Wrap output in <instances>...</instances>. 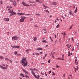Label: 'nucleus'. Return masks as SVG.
<instances>
[{
  "label": "nucleus",
  "mask_w": 79,
  "mask_h": 79,
  "mask_svg": "<svg viewBox=\"0 0 79 79\" xmlns=\"http://www.w3.org/2000/svg\"><path fill=\"white\" fill-rule=\"evenodd\" d=\"M34 38V42H35L36 40H37V37H33Z\"/></svg>",
  "instance_id": "f8f14e48"
},
{
  "label": "nucleus",
  "mask_w": 79,
  "mask_h": 79,
  "mask_svg": "<svg viewBox=\"0 0 79 79\" xmlns=\"http://www.w3.org/2000/svg\"><path fill=\"white\" fill-rule=\"evenodd\" d=\"M13 12H14V11L13 9H11V10H10L9 11L10 13H13Z\"/></svg>",
  "instance_id": "2eb2a0df"
},
{
  "label": "nucleus",
  "mask_w": 79,
  "mask_h": 79,
  "mask_svg": "<svg viewBox=\"0 0 79 79\" xmlns=\"http://www.w3.org/2000/svg\"><path fill=\"white\" fill-rule=\"evenodd\" d=\"M43 31H46V30L45 29H43Z\"/></svg>",
  "instance_id": "680f3d73"
},
{
  "label": "nucleus",
  "mask_w": 79,
  "mask_h": 79,
  "mask_svg": "<svg viewBox=\"0 0 79 79\" xmlns=\"http://www.w3.org/2000/svg\"><path fill=\"white\" fill-rule=\"evenodd\" d=\"M56 19L57 20V21H59V19H58V18H56Z\"/></svg>",
  "instance_id": "0e129e2a"
},
{
  "label": "nucleus",
  "mask_w": 79,
  "mask_h": 79,
  "mask_svg": "<svg viewBox=\"0 0 79 79\" xmlns=\"http://www.w3.org/2000/svg\"><path fill=\"white\" fill-rule=\"evenodd\" d=\"M73 25H71V26L70 27L69 29L71 30V29L73 27Z\"/></svg>",
  "instance_id": "412c9836"
},
{
  "label": "nucleus",
  "mask_w": 79,
  "mask_h": 79,
  "mask_svg": "<svg viewBox=\"0 0 79 79\" xmlns=\"http://www.w3.org/2000/svg\"><path fill=\"white\" fill-rule=\"evenodd\" d=\"M31 73L32 74H33V76H34V77H35V74L34 72H33V71H31Z\"/></svg>",
  "instance_id": "9b49d317"
},
{
  "label": "nucleus",
  "mask_w": 79,
  "mask_h": 79,
  "mask_svg": "<svg viewBox=\"0 0 79 79\" xmlns=\"http://www.w3.org/2000/svg\"><path fill=\"white\" fill-rule=\"evenodd\" d=\"M33 71H35L36 70L34 68V69H33Z\"/></svg>",
  "instance_id": "864d4df0"
},
{
  "label": "nucleus",
  "mask_w": 79,
  "mask_h": 79,
  "mask_svg": "<svg viewBox=\"0 0 79 79\" xmlns=\"http://www.w3.org/2000/svg\"><path fill=\"white\" fill-rule=\"evenodd\" d=\"M25 51L26 52H27L28 53H29V52H29V51H31V49H27Z\"/></svg>",
  "instance_id": "dca6fc26"
},
{
  "label": "nucleus",
  "mask_w": 79,
  "mask_h": 79,
  "mask_svg": "<svg viewBox=\"0 0 79 79\" xmlns=\"http://www.w3.org/2000/svg\"><path fill=\"white\" fill-rule=\"evenodd\" d=\"M19 37H17L16 36H13L12 38V39L13 40L14 39V40H17L16 39H19Z\"/></svg>",
  "instance_id": "20e7f679"
},
{
  "label": "nucleus",
  "mask_w": 79,
  "mask_h": 79,
  "mask_svg": "<svg viewBox=\"0 0 79 79\" xmlns=\"http://www.w3.org/2000/svg\"><path fill=\"white\" fill-rule=\"evenodd\" d=\"M60 26V24H58L56 27V28H58Z\"/></svg>",
  "instance_id": "ea45409f"
},
{
  "label": "nucleus",
  "mask_w": 79,
  "mask_h": 79,
  "mask_svg": "<svg viewBox=\"0 0 79 79\" xmlns=\"http://www.w3.org/2000/svg\"><path fill=\"white\" fill-rule=\"evenodd\" d=\"M69 13L70 15H72V11L70 10L69 12Z\"/></svg>",
  "instance_id": "4be33fe9"
},
{
  "label": "nucleus",
  "mask_w": 79,
  "mask_h": 79,
  "mask_svg": "<svg viewBox=\"0 0 79 79\" xmlns=\"http://www.w3.org/2000/svg\"><path fill=\"white\" fill-rule=\"evenodd\" d=\"M37 50H38V51L42 50V48H38L37 49Z\"/></svg>",
  "instance_id": "5701e85b"
},
{
  "label": "nucleus",
  "mask_w": 79,
  "mask_h": 79,
  "mask_svg": "<svg viewBox=\"0 0 79 79\" xmlns=\"http://www.w3.org/2000/svg\"><path fill=\"white\" fill-rule=\"evenodd\" d=\"M20 76H22V77H24V74L23 73H21L20 74Z\"/></svg>",
  "instance_id": "b1692460"
},
{
  "label": "nucleus",
  "mask_w": 79,
  "mask_h": 79,
  "mask_svg": "<svg viewBox=\"0 0 79 79\" xmlns=\"http://www.w3.org/2000/svg\"><path fill=\"white\" fill-rule=\"evenodd\" d=\"M74 68L75 70V71L76 72V73H77L76 72V70H77V71H78V66H77V68H75V67H74Z\"/></svg>",
  "instance_id": "1a4fd4ad"
},
{
  "label": "nucleus",
  "mask_w": 79,
  "mask_h": 79,
  "mask_svg": "<svg viewBox=\"0 0 79 79\" xmlns=\"http://www.w3.org/2000/svg\"><path fill=\"white\" fill-rule=\"evenodd\" d=\"M72 16H74V14H72Z\"/></svg>",
  "instance_id": "5fc2aeb1"
},
{
  "label": "nucleus",
  "mask_w": 79,
  "mask_h": 79,
  "mask_svg": "<svg viewBox=\"0 0 79 79\" xmlns=\"http://www.w3.org/2000/svg\"><path fill=\"white\" fill-rule=\"evenodd\" d=\"M67 79H70V78L69 77H68Z\"/></svg>",
  "instance_id": "774afa93"
},
{
  "label": "nucleus",
  "mask_w": 79,
  "mask_h": 79,
  "mask_svg": "<svg viewBox=\"0 0 79 79\" xmlns=\"http://www.w3.org/2000/svg\"><path fill=\"white\" fill-rule=\"evenodd\" d=\"M62 57L63 58H64V55L62 56Z\"/></svg>",
  "instance_id": "603ef678"
},
{
  "label": "nucleus",
  "mask_w": 79,
  "mask_h": 79,
  "mask_svg": "<svg viewBox=\"0 0 79 79\" xmlns=\"http://www.w3.org/2000/svg\"><path fill=\"white\" fill-rule=\"evenodd\" d=\"M36 79H39V77H40V76L38 75V76L36 77V75H35V77Z\"/></svg>",
  "instance_id": "aec40b11"
},
{
  "label": "nucleus",
  "mask_w": 79,
  "mask_h": 79,
  "mask_svg": "<svg viewBox=\"0 0 79 79\" xmlns=\"http://www.w3.org/2000/svg\"><path fill=\"white\" fill-rule=\"evenodd\" d=\"M68 52V53H69L68 56H70V53H70V52Z\"/></svg>",
  "instance_id": "a18cd8bd"
},
{
  "label": "nucleus",
  "mask_w": 79,
  "mask_h": 79,
  "mask_svg": "<svg viewBox=\"0 0 79 79\" xmlns=\"http://www.w3.org/2000/svg\"><path fill=\"white\" fill-rule=\"evenodd\" d=\"M52 69H53V70H55V69L54 68H52Z\"/></svg>",
  "instance_id": "052dcab7"
},
{
  "label": "nucleus",
  "mask_w": 79,
  "mask_h": 79,
  "mask_svg": "<svg viewBox=\"0 0 79 79\" xmlns=\"http://www.w3.org/2000/svg\"><path fill=\"white\" fill-rule=\"evenodd\" d=\"M18 54V52H17V51H15V55H17Z\"/></svg>",
  "instance_id": "4c0bfd02"
},
{
  "label": "nucleus",
  "mask_w": 79,
  "mask_h": 79,
  "mask_svg": "<svg viewBox=\"0 0 79 79\" xmlns=\"http://www.w3.org/2000/svg\"><path fill=\"white\" fill-rule=\"evenodd\" d=\"M44 11H45L46 12H47L48 13H49V11L47 10H44Z\"/></svg>",
  "instance_id": "72a5a7b5"
},
{
  "label": "nucleus",
  "mask_w": 79,
  "mask_h": 79,
  "mask_svg": "<svg viewBox=\"0 0 79 79\" xmlns=\"http://www.w3.org/2000/svg\"><path fill=\"white\" fill-rule=\"evenodd\" d=\"M23 72H24V73H26V74H28V73L27 72L26 70H25L24 69H23Z\"/></svg>",
  "instance_id": "ddd939ff"
},
{
  "label": "nucleus",
  "mask_w": 79,
  "mask_h": 79,
  "mask_svg": "<svg viewBox=\"0 0 79 79\" xmlns=\"http://www.w3.org/2000/svg\"><path fill=\"white\" fill-rule=\"evenodd\" d=\"M34 27H37V26H36V25H34Z\"/></svg>",
  "instance_id": "338daca9"
},
{
  "label": "nucleus",
  "mask_w": 79,
  "mask_h": 79,
  "mask_svg": "<svg viewBox=\"0 0 79 79\" xmlns=\"http://www.w3.org/2000/svg\"><path fill=\"white\" fill-rule=\"evenodd\" d=\"M19 79H23V78H22L21 77H19Z\"/></svg>",
  "instance_id": "e2e57ef3"
},
{
  "label": "nucleus",
  "mask_w": 79,
  "mask_h": 79,
  "mask_svg": "<svg viewBox=\"0 0 79 79\" xmlns=\"http://www.w3.org/2000/svg\"><path fill=\"white\" fill-rule=\"evenodd\" d=\"M17 15L19 16H21V13H18Z\"/></svg>",
  "instance_id": "7c9ffc66"
},
{
  "label": "nucleus",
  "mask_w": 79,
  "mask_h": 79,
  "mask_svg": "<svg viewBox=\"0 0 79 79\" xmlns=\"http://www.w3.org/2000/svg\"><path fill=\"white\" fill-rule=\"evenodd\" d=\"M22 4L25 6H29V5H28L27 3L24 2H22Z\"/></svg>",
  "instance_id": "f03ea898"
},
{
  "label": "nucleus",
  "mask_w": 79,
  "mask_h": 79,
  "mask_svg": "<svg viewBox=\"0 0 79 79\" xmlns=\"http://www.w3.org/2000/svg\"><path fill=\"white\" fill-rule=\"evenodd\" d=\"M0 67L1 68H2V69H3V66L1 65H0Z\"/></svg>",
  "instance_id": "c9c22d12"
},
{
  "label": "nucleus",
  "mask_w": 79,
  "mask_h": 79,
  "mask_svg": "<svg viewBox=\"0 0 79 79\" xmlns=\"http://www.w3.org/2000/svg\"><path fill=\"white\" fill-rule=\"evenodd\" d=\"M48 63H50V60H49L48 61Z\"/></svg>",
  "instance_id": "49530a36"
},
{
  "label": "nucleus",
  "mask_w": 79,
  "mask_h": 79,
  "mask_svg": "<svg viewBox=\"0 0 79 79\" xmlns=\"http://www.w3.org/2000/svg\"><path fill=\"white\" fill-rule=\"evenodd\" d=\"M50 73H51V71H49V72H48V73L50 74Z\"/></svg>",
  "instance_id": "3c124183"
},
{
  "label": "nucleus",
  "mask_w": 79,
  "mask_h": 79,
  "mask_svg": "<svg viewBox=\"0 0 79 79\" xmlns=\"http://www.w3.org/2000/svg\"><path fill=\"white\" fill-rule=\"evenodd\" d=\"M5 60H8L9 61L10 60V59L8 58H5Z\"/></svg>",
  "instance_id": "58836bf2"
},
{
  "label": "nucleus",
  "mask_w": 79,
  "mask_h": 79,
  "mask_svg": "<svg viewBox=\"0 0 79 79\" xmlns=\"http://www.w3.org/2000/svg\"><path fill=\"white\" fill-rule=\"evenodd\" d=\"M41 74H42V76H44V74H43V73H42V72H41Z\"/></svg>",
  "instance_id": "8fccbe9b"
},
{
  "label": "nucleus",
  "mask_w": 79,
  "mask_h": 79,
  "mask_svg": "<svg viewBox=\"0 0 79 79\" xmlns=\"http://www.w3.org/2000/svg\"><path fill=\"white\" fill-rule=\"evenodd\" d=\"M7 68H8V67H3V69H7Z\"/></svg>",
  "instance_id": "e433bc0d"
},
{
  "label": "nucleus",
  "mask_w": 79,
  "mask_h": 79,
  "mask_svg": "<svg viewBox=\"0 0 79 79\" xmlns=\"http://www.w3.org/2000/svg\"><path fill=\"white\" fill-rule=\"evenodd\" d=\"M36 2H39V3H42V2H43V0H36Z\"/></svg>",
  "instance_id": "423d86ee"
},
{
  "label": "nucleus",
  "mask_w": 79,
  "mask_h": 79,
  "mask_svg": "<svg viewBox=\"0 0 79 79\" xmlns=\"http://www.w3.org/2000/svg\"><path fill=\"white\" fill-rule=\"evenodd\" d=\"M22 64L23 66H26L27 65V61L26 57H23L22 60Z\"/></svg>",
  "instance_id": "f257e3e1"
},
{
  "label": "nucleus",
  "mask_w": 79,
  "mask_h": 79,
  "mask_svg": "<svg viewBox=\"0 0 79 79\" xmlns=\"http://www.w3.org/2000/svg\"><path fill=\"white\" fill-rule=\"evenodd\" d=\"M21 18H22L21 19H20L19 20L20 22H23L24 21V19H26V17H23L21 16Z\"/></svg>",
  "instance_id": "7ed1b4c3"
},
{
  "label": "nucleus",
  "mask_w": 79,
  "mask_h": 79,
  "mask_svg": "<svg viewBox=\"0 0 79 79\" xmlns=\"http://www.w3.org/2000/svg\"><path fill=\"white\" fill-rule=\"evenodd\" d=\"M35 15H37V16H40V14L39 13L35 14Z\"/></svg>",
  "instance_id": "bb28decb"
},
{
  "label": "nucleus",
  "mask_w": 79,
  "mask_h": 79,
  "mask_svg": "<svg viewBox=\"0 0 79 79\" xmlns=\"http://www.w3.org/2000/svg\"><path fill=\"white\" fill-rule=\"evenodd\" d=\"M77 7H76V10L74 11V13H76L77 12Z\"/></svg>",
  "instance_id": "cd10ccee"
},
{
  "label": "nucleus",
  "mask_w": 79,
  "mask_h": 79,
  "mask_svg": "<svg viewBox=\"0 0 79 79\" xmlns=\"http://www.w3.org/2000/svg\"><path fill=\"white\" fill-rule=\"evenodd\" d=\"M30 71H33V69H32L31 68H30Z\"/></svg>",
  "instance_id": "09e8293b"
},
{
  "label": "nucleus",
  "mask_w": 79,
  "mask_h": 79,
  "mask_svg": "<svg viewBox=\"0 0 79 79\" xmlns=\"http://www.w3.org/2000/svg\"><path fill=\"white\" fill-rule=\"evenodd\" d=\"M29 3H32V1H31V0H29Z\"/></svg>",
  "instance_id": "a19ab883"
},
{
  "label": "nucleus",
  "mask_w": 79,
  "mask_h": 79,
  "mask_svg": "<svg viewBox=\"0 0 79 79\" xmlns=\"http://www.w3.org/2000/svg\"><path fill=\"white\" fill-rule=\"evenodd\" d=\"M52 5H56V2H52Z\"/></svg>",
  "instance_id": "f3484780"
},
{
  "label": "nucleus",
  "mask_w": 79,
  "mask_h": 79,
  "mask_svg": "<svg viewBox=\"0 0 79 79\" xmlns=\"http://www.w3.org/2000/svg\"><path fill=\"white\" fill-rule=\"evenodd\" d=\"M26 15H31V14H26Z\"/></svg>",
  "instance_id": "4d7b16f0"
},
{
  "label": "nucleus",
  "mask_w": 79,
  "mask_h": 79,
  "mask_svg": "<svg viewBox=\"0 0 79 79\" xmlns=\"http://www.w3.org/2000/svg\"><path fill=\"white\" fill-rule=\"evenodd\" d=\"M0 58L1 59H3V57L2 56H0Z\"/></svg>",
  "instance_id": "473e14b6"
},
{
  "label": "nucleus",
  "mask_w": 79,
  "mask_h": 79,
  "mask_svg": "<svg viewBox=\"0 0 79 79\" xmlns=\"http://www.w3.org/2000/svg\"><path fill=\"white\" fill-rule=\"evenodd\" d=\"M0 2L1 3V4H3V2H2V0H1L0 1Z\"/></svg>",
  "instance_id": "79ce46f5"
},
{
  "label": "nucleus",
  "mask_w": 79,
  "mask_h": 79,
  "mask_svg": "<svg viewBox=\"0 0 79 79\" xmlns=\"http://www.w3.org/2000/svg\"><path fill=\"white\" fill-rule=\"evenodd\" d=\"M34 19H31L30 20V21H31Z\"/></svg>",
  "instance_id": "37998d69"
},
{
  "label": "nucleus",
  "mask_w": 79,
  "mask_h": 79,
  "mask_svg": "<svg viewBox=\"0 0 79 79\" xmlns=\"http://www.w3.org/2000/svg\"><path fill=\"white\" fill-rule=\"evenodd\" d=\"M69 76H70V77H71V78H72V75H69Z\"/></svg>",
  "instance_id": "6e6d98bb"
},
{
  "label": "nucleus",
  "mask_w": 79,
  "mask_h": 79,
  "mask_svg": "<svg viewBox=\"0 0 79 79\" xmlns=\"http://www.w3.org/2000/svg\"><path fill=\"white\" fill-rule=\"evenodd\" d=\"M75 63L77 65L78 64V62L77 61V59H76L75 60Z\"/></svg>",
  "instance_id": "9d476101"
},
{
  "label": "nucleus",
  "mask_w": 79,
  "mask_h": 79,
  "mask_svg": "<svg viewBox=\"0 0 79 79\" xmlns=\"http://www.w3.org/2000/svg\"><path fill=\"white\" fill-rule=\"evenodd\" d=\"M11 47H12V48H19V47H20V46L11 45Z\"/></svg>",
  "instance_id": "39448f33"
},
{
  "label": "nucleus",
  "mask_w": 79,
  "mask_h": 79,
  "mask_svg": "<svg viewBox=\"0 0 79 79\" xmlns=\"http://www.w3.org/2000/svg\"><path fill=\"white\" fill-rule=\"evenodd\" d=\"M16 15V13L15 12H12V13H11L10 15V16H12L13 15Z\"/></svg>",
  "instance_id": "6e6552de"
},
{
  "label": "nucleus",
  "mask_w": 79,
  "mask_h": 79,
  "mask_svg": "<svg viewBox=\"0 0 79 79\" xmlns=\"http://www.w3.org/2000/svg\"><path fill=\"white\" fill-rule=\"evenodd\" d=\"M67 47H68V48H70V47L69 46V44H67L66 45Z\"/></svg>",
  "instance_id": "f704fd0d"
},
{
  "label": "nucleus",
  "mask_w": 79,
  "mask_h": 79,
  "mask_svg": "<svg viewBox=\"0 0 79 79\" xmlns=\"http://www.w3.org/2000/svg\"><path fill=\"white\" fill-rule=\"evenodd\" d=\"M2 66H5V64H2Z\"/></svg>",
  "instance_id": "13d9d810"
},
{
  "label": "nucleus",
  "mask_w": 79,
  "mask_h": 79,
  "mask_svg": "<svg viewBox=\"0 0 79 79\" xmlns=\"http://www.w3.org/2000/svg\"><path fill=\"white\" fill-rule=\"evenodd\" d=\"M4 20L5 21H10V19L8 18H5L4 19Z\"/></svg>",
  "instance_id": "0eeeda50"
},
{
  "label": "nucleus",
  "mask_w": 79,
  "mask_h": 79,
  "mask_svg": "<svg viewBox=\"0 0 79 79\" xmlns=\"http://www.w3.org/2000/svg\"><path fill=\"white\" fill-rule=\"evenodd\" d=\"M52 76H55V73L54 72H52Z\"/></svg>",
  "instance_id": "393cba45"
},
{
  "label": "nucleus",
  "mask_w": 79,
  "mask_h": 79,
  "mask_svg": "<svg viewBox=\"0 0 79 79\" xmlns=\"http://www.w3.org/2000/svg\"><path fill=\"white\" fill-rule=\"evenodd\" d=\"M40 53L41 54H42V53H43V52H40Z\"/></svg>",
  "instance_id": "bf43d9fd"
},
{
  "label": "nucleus",
  "mask_w": 79,
  "mask_h": 79,
  "mask_svg": "<svg viewBox=\"0 0 79 79\" xmlns=\"http://www.w3.org/2000/svg\"><path fill=\"white\" fill-rule=\"evenodd\" d=\"M42 42H43V43H46L47 42V41L45 40H43Z\"/></svg>",
  "instance_id": "a878e982"
},
{
  "label": "nucleus",
  "mask_w": 79,
  "mask_h": 79,
  "mask_svg": "<svg viewBox=\"0 0 79 79\" xmlns=\"http://www.w3.org/2000/svg\"><path fill=\"white\" fill-rule=\"evenodd\" d=\"M26 77H28V78H29V77L27 75H25Z\"/></svg>",
  "instance_id": "c85d7f7f"
},
{
  "label": "nucleus",
  "mask_w": 79,
  "mask_h": 79,
  "mask_svg": "<svg viewBox=\"0 0 79 79\" xmlns=\"http://www.w3.org/2000/svg\"><path fill=\"white\" fill-rule=\"evenodd\" d=\"M52 58H54L55 56H53V55H52Z\"/></svg>",
  "instance_id": "de8ad7c7"
},
{
  "label": "nucleus",
  "mask_w": 79,
  "mask_h": 79,
  "mask_svg": "<svg viewBox=\"0 0 79 79\" xmlns=\"http://www.w3.org/2000/svg\"><path fill=\"white\" fill-rule=\"evenodd\" d=\"M10 63H12V61L11 60H10Z\"/></svg>",
  "instance_id": "69168bd1"
},
{
  "label": "nucleus",
  "mask_w": 79,
  "mask_h": 79,
  "mask_svg": "<svg viewBox=\"0 0 79 79\" xmlns=\"http://www.w3.org/2000/svg\"><path fill=\"white\" fill-rule=\"evenodd\" d=\"M64 35H63V36H64V37H65V35H66V34H65V32H64Z\"/></svg>",
  "instance_id": "2f4dec72"
},
{
  "label": "nucleus",
  "mask_w": 79,
  "mask_h": 79,
  "mask_svg": "<svg viewBox=\"0 0 79 79\" xmlns=\"http://www.w3.org/2000/svg\"><path fill=\"white\" fill-rule=\"evenodd\" d=\"M57 60H62V61H63L64 60V58H58Z\"/></svg>",
  "instance_id": "4468645a"
},
{
  "label": "nucleus",
  "mask_w": 79,
  "mask_h": 79,
  "mask_svg": "<svg viewBox=\"0 0 79 79\" xmlns=\"http://www.w3.org/2000/svg\"><path fill=\"white\" fill-rule=\"evenodd\" d=\"M26 15V14L24 13H21V15Z\"/></svg>",
  "instance_id": "c03bdc74"
},
{
  "label": "nucleus",
  "mask_w": 79,
  "mask_h": 79,
  "mask_svg": "<svg viewBox=\"0 0 79 79\" xmlns=\"http://www.w3.org/2000/svg\"><path fill=\"white\" fill-rule=\"evenodd\" d=\"M47 54H46L43 57V60H44V59H45V57H46V56H47Z\"/></svg>",
  "instance_id": "a211bd4d"
},
{
  "label": "nucleus",
  "mask_w": 79,
  "mask_h": 79,
  "mask_svg": "<svg viewBox=\"0 0 79 79\" xmlns=\"http://www.w3.org/2000/svg\"><path fill=\"white\" fill-rule=\"evenodd\" d=\"M13 5H14L15 6H16V2H13Z\"/></svg>",
  "instance_id": "6ab92c4d"
},
{
  "label": "nucleus",
  "mask_w": 79,
  "mask_h": 79,
  "mask_svg": "<svg viewBox=\"0 0 79 79\" xmlns=\"http://www.w3.org/2000/svg\"><path fill=\"white\" fill-rule=\"evenodd\" d=\"M35 55H39L40 54L39 53H38V52H36L35 53Z\"/></svg>",
  "instance_id": "c756f323"
}]
</instances>
